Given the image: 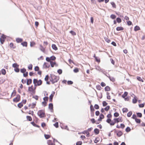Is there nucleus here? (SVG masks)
I'll return each instance as SVG.
<instances>
[{"mask_svg": "<svg viewBox=\"0 0 145 145\" xmlns=\"http://www.w3.org/2000/svg\"><path fill=\"white\" fill-rule=\"evenodd\" d=\"M123 120L121 117H119L118 118H114L112 121L110 125H114L116 123H118L119 122H122Z\"/></svg>", "mask_w": 145, "mask_h": 145, "instance_id": "1", "label": "nucleus"}, {"mask_svg": "<svg viewBox=\"0 0 145 145\" xmlns=\"http://www.w3.org/2000/svg\"><path fill=\"white\" fill-rule=\"evenodd\" d=\"M59 80L58 77L54 75H52L50 78V80L53 84Z\"/></svg>", "mask_w": 145, "mask_h": 145, "instance_id": "2", "label": "nucleus"}, {"mask_svg": "<svg viewBox=\"0 0 145 145\" xmlns=\"http://www.w3.org/2000/svg\"><path fill=\"white\" fill-rule=\"evenodd\" d=\"M36 87L34 86L31 85V86L29 87L28 90L29 93L32 94H35V89Z\"/></svg>", "mask_w": 145, "mask_h": 145, "instance_id": "3", "label": "nucleus"}, {"mask_svg": "<svg viewBox=\"0 0 145 145\" xmlns=\"http://www.w3.org/2000/svg\"><path fill=\"white\" fill-rule=\"evenodd\" d=\"M33 83L35 86H40L42 84V81L41 80H38L36 79H34L33 80Z\"/></svg>", "mask_w": 145, "mask_h": 145, "instance_id": "4", "label": "nucleus"}, {"mask_svg": "<svg viewBox=\"0 0 145 145\" xmlns=\"http://www.w3.org/2000/svg\"><path fill=\"white\" fill-rule=\"evenodd\" d=\"M37 114L40 118H44L46 117L45 111L44 110H39Z\"/></svg>", "mask_w": 145, "mask_h": 145, "instance_id": "5", "label": "nucleus"}, {"mask_svg": "<svg viewBox=\"0 0 145 145\" xmlns=\"http://www.w3.org/2000/svg\"><path fill=\"white\" fill-rule=\"evenodd\" d=\"M112 115L111 113L107 115V117L108 119L106 120V122L108 123L110 125L112 121V120L111 119V118H112Z\"/></svg>", "mask_w": 145, "mask_h": 145, "instance_id": "6", "label": "nucleus"}, {"mask_svg": "<svg viewBox=\"0 0 145 145\" xmlns=\"http://www.w3.org/2000/svg\"><path fill=\"white\" fill-rule=\"evenodd\" d=\"M20 96L18 94L16 95V97L13 99V101L15 103H17L20 101Z\"/></svg>", "mask_w": 145, "mask_h": 145, "instance_id": "7", "label": "nucleus"}, {"mask_svg": "<svg viewBox=\"0 0 145 145\" xmlns=\"http://www.w3.org/2000/svg\"><path fill=\"white\" fill-rule=\"evenodd\" d=\"M56 59V57L54 56H52L50 57H47L46 58V60L48 62L52 61L51 60L54 61Z\"/></svg>", "mask_w": 145, "mask_h": 145, "instance_id": "8", "label": "nucleus"}, {"mask_svg": "<svg viewBox=\"0 0 145 145\" xmlns=\"http://www.w3.org/2000/svg\"><path fill=\"white\" fill-rule=\"evenodd\" d=\"M37 102L35 101L34 103H33L31 104H30L28 105V106H29V108L30 109H33L36 106V105Z\"/></svg>", "mask_w": 145, "mask_h": 145, "instance_id": "9", "label": "nucleus"}, {"mask_svg": "<svg viewBox=\"0 0 145 145\" xmlns=\"http://www.w3.org/2000/svg\"><path fill=\"white\" fill-rule=\"evenodd\" d=\"M6 38L5 35H3L0 38V41L1 44H3Z\"/></svg>", "mask_w": 145, "mask_h": 145, "instance_id": "10", "label": "nucleus"}, {"mask_svg": "<svg viewBox=\"0 0 145 145\" xmlns=\"http://www.w3.org/2000/svg\"><path fill=\"white\" fill-rule=\"evenodd\" d=\"M50 65L49 63L47 62H44L43 65V68L44 69H47L50 67Z\"/></svg>", "mask_w": 145, "mask_h": 145, "instance_id": "11", "label": "nucleus"}, {"mask_svg": "<svg viewBox=\"0 0 145 145\" xmlns=\"http://www.w3.org/2000/svg\"><path fill=\"white\" fill-rule=\"evenodd\" d=\"M48 108L50 110L51 112H53V105L52 103H50L49 104Z\"/></svg>", "mask_w": 145, "mask_h": 145, "instance_id": "12", "label": "nucleus"}, {"mask_svg": "<svg viewBox=\"0 0 145 145\" xmlns=\"http://www.w3.org/2000/svg\"><path fill=\"white\" fill-rule=\"evenodd\" d=\"M55 94V92L54 91H53L51 95H50L49 97V101L50 102H52V99L53 97H54V95Z\"/></svg>", "mask_w": 145, "mask_h": 145, "instance_id": "13", "label": "nucleus"}, {"mask_svg": "<svg viewBox=\"0 0 145 145\" xmlns=\"http://www.w3.org/2000/svg\"><path fill=\"white\" fill-rule=\"evenodd\" d=\"M51 66L52 67H54V65L57 66V65L55 61H50Z\"/></svg>", "mask_w": 145, "mask_h": 145, "instance_id": "14", "label": "nucleus"}, {"mask_svg": "<svg viewBox=\"0 0 145 145\" xmlns=\"http://www.w3.org/2000/svg\"><path fill=\"white\" fill-rule=\"evenodd\" d=\"M47 143L48 145H55L54 142L50 140L48 141Z\"/></svg>", "mask_w": 145, "mask_h": 145, "instance_id": "15", "label": "nucleus"}, {"mask_svg": "<svg viewBox=\"0 0 145 145\" xmlns=\"http://www.w3.org/2000/svg\"><path fill=\"white\" fill-rule=\"evenodd\" d=\"M104 117L105 116L103 114H101L99 116V118L98 120V121H101L102 120L104 119Z\"/></svg>", "mask_w": 145, "mask_h": 145, "instance_id": "16", "label": "nucleus"}, {"mask_svg": "<svg viewBox=\"0 0 145 145\" xmlns=\"http://www.w3.org/2000/svg\"><path fill=\"white\" fill-rule=\"evenodd\" d=\"M9 46L10 48L12 49H15L16 48V46L15 44H14L12 42L10 43L9 44Z\"/></svg>", "mask_w": 145, "mask_h": 145, "instance_id": "17", "label": "nucleus"}, {"mask_svg": "<svg viewBox=\"0 0 145 145\" xmlns=\"http://www.w3.org/2000/svg\"><path fill=\"white\" fill-rule=\"evenodd\" d=\"M46 47H44L42 46L40 44V47L39 48L43 52H45V49Z\"/></svg>", "mask_w": 145, "mask_h": 145, "instance_id": "18", "label": "nucleus"}, {"mask_svg": "<svg viewBox=\"0 0 145 145\" xmlns=\"http://www.w3.org/2000/svg\"><path fill=\"white\" fill-rule=\"evenodd\" d=\"M16 40L17 43H20L23 41V40L22 38H17L16 39Z\"/></svg>", "mask_w": 145, "mask_h": 145, "instance_id": "19", "label": "nucleus"}, {"mask_svg": "<svg viewBox=\"0 0 145 145\" xmlns=\"http://www.w3.org/2000/svg\"><path fill=\"white\" fill-rule=\"evenodd\" d=\"M27 85H29L31 84L32 82V80L31 79H27Z\"/></svg>", "mask_w": 145, "mask_h": 145, "instance_id": "20", "label": "nucleus"}, {"mask_svg": "<svg viewBox=\"0 0 145 145\" xmlns=\"http://www.w3.org/2000/svg\"><path fill=\"white\" fill-rule=\"evenodd\" d=\"M116 133H117V135L118 137H120L123 134V133L122 131H119L117 132H115Z\"/></svg>", "mask_w": 145, "mask_h": 145, "instance_id": "21", "label": "nucleus"}, {"mask_svg": "<svg viewBox=\"0 0 145 145\" xmlns=\"http://www.w3.org/2000/svg\"><path fill=\"white\" fill-rule=\"evenodd\" d=\"M83 134H86V136L87 137H89V132H88V131H84L82 133Z\"/></svg>", "mask_w": 145, "mask_h": 145, "instance_id": "22", "label": "nucleus"}, {"mask_svg": "<svg viewBox=\"0 0 145 145\" xmlns=\"http://www.w3.org/2000/svg\"><path fill=\"white\" fill-rule=\"evenodd\" d=\"M105 90L106 91H109L111 89L109 86H107L105 88Z\"/></svg>", "mask_w": 145, "mask_h": 145, "instance_id": "23", "label": "nucleus"}, {"mask_svg": "<svg viewBox=\"0 0 145 145\" xmlns=\"http://www.w3.org/2000/svg\"><path fill=\"white\" fill-rule=\"evenodd\" d=\"M123 28L122 27H118L116 28V29L117 31L123 30Z\"/></svg>", "mask_w": 145, "mask_h": 145, "instance_id": "24", "label": "nucleus"}, {"mask_svg": "<svg viewBox=\"0 0 145 145\" xmlns=\"http://www.w3.org/2000/svg\"><path fill=\"white\" fill-rule=\"evenodd\" d=\"M94 57L95 58L96 61L98 63L100 62V59L99 57H98L95 56V54L94 55Z\"/></svg>", "mask_w": 145, "mask_h": 145, "instance_id": "25", "label": "nucleus"}, {"mask_svg": "<svg viewBox=\"0 0 145 145\" xmlns=\"http://www.w3.org/2000/svg\"><path fill=\"white\" fill-rule=\"evenodd\" d=\"M94 132L96 135L98 134L99 132V129L97 128L95 129L94 130Z\"/></svg>", "mask_w": 145, "mask_h": 145, "instance_id": "26", "label": "nucleus"}, {"mask_svg": "<svg viewBox=\"0 0 145 145\" xmlns=\"http://www.w3.org/2000/svg\"><path fill=\"white\" fill-rule=\"evenodd\" d=\"M52 48L55 50H56L58 49L57 48L56 46V45L55 44H52Z\"/></svg>", "mask_w": 145, "mask_h": 145, "instance_id": "27", "label": "nucleus"}, {"mask_svg": "<svg viewBox=\"0 0 145 145\" xmlns=\"http://www.w3.org/2000/svg\"><path fill=\"white\" fill-rule=\"evenodd\" d=\"M137 80L141 82H144V80L140 76H137Z\"/></svg>", "mask_w": 145, "mask_h": 145, "instance_id": "28", "label": "nucleus"}, {"mask_svg": "<svg viewBox=\"0 0 145 145\" xmlns=\"http://www.w3.org/2000/svg\"><path fill=\"white\" fill-rule=\"evenodd\" d=\"M21 44L23 46L27 47V43L26 42H24L21 43Z\"/></svg>", "mask_w": 145, "mask_h": 145, "instance_id": "29", "label": "nucleus"}, {"mask_svg": "<svg viewBox=\"0 0 145 145\" xmlns=\"http://www.w3.org/2000/svg\"><path fill=\"white\" fill-rule=\"evenodd\" d=\"M128 93L127 92H125L124 94L122 95V97L123 98H125L128 95Z\"/></svg>", "mask_w": 145, "mask_h": 145, "instance_id": "30", "label": "nucleus"}, {"mask_svg": "<svg viewBox=\"0 0 145 145\" xmlns=\"http://www.w3.org/2000/svg\"><path fill=\"white\" fill-rule=\"evenodd\" d=\"M12 67L14 68L19 67V65L16 63H14L12 64Z\"/></svg>", "mask_w": 145, "mask_h": 145, "instance_id": "31", "label": "nucleus"}, {"mask_svg": "<svg viewBox=\"0 0 145 145\" xmlns=\"http://www.w3.org/2000/svg\"><path fill=\"white\" fill-rule=\"evenodd\" d=\"M140 29V27L138 26H136L134 28V30L135 31H137L139 30Z\"/></svg>", "mask_w": 145, "mask_h": 145, "instance_id": "32", "label": "nucleus"}, {"mask_svg": "<svg viewBox=\"0 0 145 145\" xmlns=\"http://www.w3.org/2000/svg\"><path fill=\"white\" fill-rule=\"evenodd\" d=\"M16 94V91L15 90H14L12 92L11 94V97H14Z\"/></svg>", "mask_w": 145, "mask_h": 145, "instance_id": "33", "label": "nucleus"}, {"mask_svg": "<svg viewBox=\"0 0 145 145\" xmlns=\"http://www.w3.org/2000/svg\"><path fill=\"white\" fill-rule=\"evenodd\" d=\"M18 106L19 108H21L23 106V104L21 103H20L18 104Z\"/></svg>", "mask_w": 145, "mask_h": 145, "instance_id": "34", "label": "nucleus"}, {"mask_svg": "<svg viewBox=\"0 0 145 145\" xmlns=\"http://www.w3.org/2000/svg\"><path fill=\"white\" fill-rule=\"evenodd\" d=\"M1 72L2 74L3 75H5L6 74V71L5 69H2L1 70Z\"/></svg>", "mask_w": 145, "mask_h": 145, "instance_id": "35", "label": "nucleus"}, {"mask_svg": "<svg viewBox=\"0 0 145 145\" xmlns=\"http://www.w3.org/2000/svg\"><path fill=\"white\" fill-rule=\"evenodd\" d=\"M90 108L91 112H92L93 113V112H94L95 110L93 106L92 105H91L90 106Z\"/></svg>", "mask_w": 145, "mask_h": 145, "instance_id": "36", "label": "nucleus"}, {"mask_svg": "<svg viewBox=\"0 0 145 145\" xmlns=\"http://www.w3.org/2000/svg\"><path fill=\"white\" fill-rule=\"evenodd\" d=\"M111 4L112 5V7L114 8H116V5L115 3L113 2H111Z\"/></svg>", "mask_w": 145, "mask_h": 145, "instance_id": "37", "label": "nucleus"}, {"mask_svg": "<svg viewBox=\"0 0 145 145\" xmlns=\"http://www.w3.org/2000/svg\"><path fill=\"white\" fill-rule=\"evenodd\" d=\"M26 118L27 120L29 121H31L32 120V118L30 116H27Z\"/></svg>", "mask_w": 145, "mask_h": 145, "instance_id": "38", "label": "nucleus"}, {"mask_svg": "<svg viewBox=\"0 0 145 145\" xmlns=\"http://www.w3.org/2000/svg\"><path fill=\"white\" fill-rule=\"evenodd\" d=\"M96 87L97 89L99 90H101L102 89V88L99 85H97L96 86Z\"/></svg>", "mask_w": 145, "mask_h": 145, "instance_id": "39", "label": "nucleus"}, {"mask_svg": "<svg viewBox=\"0 0 145 145\" xmlns=\"http://www.w3.org/2000/svg\"><path fill=\"white\" fill-rule=\"evenodd\" d=\"M73 71L75 73H77L79 71V69L78 68H75L74 69Z\"/></svg>", "mask_w": 145, "mask_h": 145, "instance_id": "40", "label": "nucleus"}, {"mask_svg": "<svg viewBox=\"0 0 145 145\" xmlns=\"http://www.w3.org/2000/svg\"><path fill=\"white\" fill-rule=\"evenodd\" d=\"M48 99V97H45L43 98L44 101L47 102Z\"/></svg>", "mask_w": 145, "mask_h": 145, "instance_id": "41", "label": "nucleus"}, {"mask_svg": "<svg viewBox=\"0 0 145 145\" xmlns=\"http://www.w3.org/2000/svg\"><path fill=\"white\" fill-rule=\"evenodd\" d=\"M44 137L46 139H48L50 138L51 137L50 135H46V134H44Z\"/></svg>", "mask_w": 145, "mask_h": 145, "instance_id": "42", "label": "nucleus"}, {"mask_svg": "<svg viewBox=\"0 0 145 145\" xmlns=\"http://www.w3.org/2000/svg\"><path fill=\"white\" fill-rule=\"evenodd\" d=\"M35 42L33 41L30 42V45L31 47H33L35 45Z\"/></svg>", "mask_w": 145, "mask_h": 145, "instance_id": "43", "label": "nucleus"}, {"mask_svg": "<svg viewBox=\"0 0 145 145\" xmlns=\"http://www.w3.org/2000/svg\"><path fill=\"white\" fill-rule=\"evenodd\" d=\"M110 17L112 19H114L116 18V16L114 14H112L111 15Z\"/></svg>", "mask_w": 145, "mask_h": 145, "instance_id": "44", "label": "nucleus"}, {"mask_svg": "<svg viewBox=\"0 0 145 145\" xmlns=\"http://www.w3.org/2000/svg\"><path fill=\"white\" fill-rule=\"evenodd\" d=\"M131 130L130 128L129 127H127L125 129V131L127 132L130 131Z\"/></svg>", "mask_w": 145, "mask_h": 145, "instance_id": "45", "label": "nucleus"}, {"mask_svg": "<svg viewBox=\"0 0 145 145\" xmlns=\"http://www.w3.org/2000/svg\"><path fill=\"white\" fill-rule=\"evenodd\" d=\"M70 33L72 35L74 36L76 35V33L73 31H70Z\"/></svg>", "mask_w": 145, "mask_h": 145, "instance_id": "46", "label": "nucleus"}, {"mask_svg": "<svg viewBox=\"0 0 145 145\" xmlns=\"http://www.w3.org/2000/svg\"><path fill=\"white\" fill-rule=\"evenodd\" d=\"M132 101H133V103H134V104L136 103L137 102V99L136 98L134 97Z\"/></svg>", "mask_w": 145, "mask_h": 145, "instance_id": "47", "label": "nucleus"}, {"mask_svg": "<svg viewBox=\"0 0 145 145\" xmlns=\"http://www.w3.org/2000/svg\"><path fill=\"white\" fill-rule=\"evenodd\" d=\"M27 113H28L29 114H31L32 115H33V114H34V112L33 111H31V110H30L29 112H27Z\"/></svg>", "mask_w": 145, "mask_h": 145, "instance_id": "48", "label": "nucleus"}, {"mask_svg": "<svg viewBox=\"0 0 145 145\" xmlns=\"http://www.w3.org/2000/svg\"><path fill=\"white\" fill-rule=\"evenodd\" d=\"M132 114V112L131 111L129 112L127 114V116L128 117H130Z\"/></svg>", "mask_w": 145, "mask_h": 145, "instance_id": "49", "label": "nucleus"}, {"mask_svg": "<svg viewBox=\"0 0 145 145\" xmlns=\"http://www.w3.org/2000/svg\"><path fill=\"white\" fill-rule=\"evenodd\" d=\"M135 120V121L137 123H140L141 120L140 119L136 118Z\"/></svg>", "mask_w": 145, "mask_h": 145, "instance_id": "50", "label": "nucleus"}, {"mask_svg": "<svg viewBox=\"0 0 145 145\" xmlns=\"http://www.w3.org/2000/svg\"><path fill=\"white\" fill-rule=\"evenodd\" d=\"M26 69L25 68L21 69L20 70V72L23 73L25 72H26Z\"/></svg>", "mask_w": 145, "mask_h": 145, "instance_id": "51", "label": "nucleus"}, {"mask_svg": "<svg viewBox=\"0 0 145 145\" xmlns=\"http://www.w3.org/2000/svg\"><path fill=\"white\" fill-rule=\"evenodd\" d=\"M116 21L118 23H120L121 22V19L119 18H117Z\"/></svg>", "mask_w": 145, "mask_h": 145, "instance_id": "52", "label": "nucleus"}, {"mask_svg": "<svg viewBox=\"0 0 145 145\" xmlns=\"http://www.w3.org/2000/svg\"><path fill=\"white\" fill-rule=\"evenodd\" d=\"M32 67L33 65L32 64H30L28 66V67L29 69L30 70H31L32 69Z\"/></svg>", "mask_w": 145, "mask_h": 145, "instance_id": "53", "label": "nucleus"}, {"mask_svg": "<svg viewBox=\"0 0 145 145\" xmlns=\"http://www.w3.org/2000/svg\"><path fill=\"white\" fill-rule=\"evenodd\" d=\"M110 107L109 106H107L104 108V109L106 111H107L109 109Z\"/></svg>", "mask_w": 145, "mask_h": 145, "instance_id": "54", "label": "nucleus"}, {"mask_svg": "<svg viewBox=\"0 0 145 145\" xmlns=\"http://www.w3.org/2000/svg\"><path fill=\"white\" fill-rule=\"evenodd\" d=\"M82 142L81 141H78L76 143V145H82Z\"/></svg>", "mask_w": 145, "mask_h": 145, "instance_id": "55", "label": "nucleus"}, {"mask_svg": "<svg viewBox=\"0 0 145 145\" xmlns=\"http://www.w3.org/2000/svg\"><path fill=\"white\" fill-rule=\"evenodd\" d=\"M90 121L92 123L94 124L95 123L96 121L94 118H92L90 120Z\"/></svg>", "mask_w": 145, "mask_h": 145, "instance_id": "56", "label": "nucleus"}, {"mask_svg": "<svg viewBox=\"0 0 145 145\" xmlns=\"http://www.w3.org/2000/svg\"><path fill=\"white\" fill-rule=\"evenodd\" d=\"M114 116L115 117H117L119 116V114L118 112H115L114 114Z\"/></svg>", "mask_w": 145, "mask_h": 145, "instance_id": "57", "label": "nucleus"}, {"mask_svg": "<svg viewBox=\"0 0 145 145\" xmlns=\"http://www.w3.org/2000/svg\"><path fill=\"white\" fill-rule=\"evenodd\" d=\"M28 73L27 72H25L23 73V76L25 77H26L28 76Z\"/></svg>", "mask_w": 145, "mask_h": 145, "instance_id": "58", "label": "nucleus"}, {"mask_svg": "<svg viewBox=\"0 0 145 145\" xmlns=\"http://www.w3.org/2000/svg\"><path fill=\"white\" fill-rule=\"evenodd\" d=\"M137 116L140 118H141L142 117V114L141 113H137Z\"/></svg>", "mask_w": 145, "mask_h": 145, "instance_id": "59", "label": "nucleus"}, {"mask_svg": "<svg viewBox=\"0 0 145 145\" xmlns=\"http://www.w3.org/2000/svg\"><path fill=\"white\" fill-rule=\"evenodd\" d=\"M49 79V76L48 75L46 76L44 80L45 81H48Z\"/></svg>", "mask_w": 145, "mask_h": 145, "instance_id": "60", "label": "nucleus"}, {"mask_svg": "<svg viewBox=\"0 0 145 145\" xmlns=\"http://www.w3.org/2000/svg\"><path fill=\"white\" fill-rule=\"evenodd\" d=\"M105 39L106 41L108 43H109L110 41V40L107 38H105Z\"/></svg>", "mask_w": 145, "mask_h": 145, "instance_id": "61", "label": "nucleus"}, {"mask_svg": "<svg viewBox=\"0 0 145 145\" xmlns=\"http://www.w3.org/2000/svg\"><path fill=\"white\" fill-rule=\"evenodd\" d=\"M24 109L26 110L27 109H30L29 108V106H25L24 107Z\"/></svg>", "mask_w": 145, "mask_h": 145, "instance_id": "62", "label": "nucleus"}, {"mask_svg": "<svg viewBox=\"0 0 145 145\" xmlns=\"http://www.w3.org/2000/svg\"><path fill=\"white\" fill-rule=\"evenodd\" d=\"M39 68L38 66H36L34 68V70L35 71H38L39 70Z\"/></svg>", "mask_w": 145, "mask_h": 145, "instance_id": "63", "label": "nucleus"}, {"mask_svg": "<svg viewBox=\"0 0 145 145\" xmlns=\"http://www.w3.org/2000/svg\"><path fill=\"white\" fill-rule=\"evenodd\" d=\"M94 108L96 109H98L99 108V105L97 104H95L94 105Z\"/></svg>", "mask_w": 145, "mask_h": 145, "instance_id": "64", "label": "nucleus"}]
</instances>
